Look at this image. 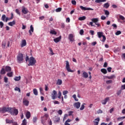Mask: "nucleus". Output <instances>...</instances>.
Returning a JSON list of instances; mask_svg holds the SVG:
<instances>
[{
  "label": "nucleus",
  "mask_w": 125,
  "mask_h": 125,
  "mask_svg": "<svg viewBox=\"0 0 125 125\" xmlns=\"http://www.w3.org/2000/svg\"><path fill=\"white\" fill-rule=\"evenodd\" d=\"M104 12L105 15H109L110 13L107 10H104Z\"/></svg>",
  "instance_id": "nucleus-47"
},
{
  "label": "nucleus",
  "mask_w": 125,
  "mask_h": 125,
  "mask_svg": "<svg viewBox=\"0 0 125 125\" xmlns=\"http://www.w3.org/2000/svg\"><path fill=\"white\" fill-rule=\"evenodd\" d=\"M37 120H38V118H37V117H33V124H35V123H36Z\"/></svg>",
  "instance_id": "nucleus-42"
},
{
  "label": "nucleus",
  "mask_w": 125,
  "mask_h": 125,
  "mask_svg": "<svg viewBox=\"0 0 125 125\" xmlns=\"http://www.w3.org/2000/svg\"><path fill=\"white\" fill-rule=\"evenodd\" d=\"M74 113V111H70L68 112V116H72L73 113Z\"/></svg>",
  "instance_id": "nucleus-55"
},
{
  "label": "nucleus",
  "mask_w": 125,
  "mask_h": 125,
  "mask_svg": "<svg viewBox=\"0 0 125 125\" xmlns=\"http://www.w3.org/2000/svg\"><path fill=\"white\" fill-rule=\"evenodd\" d=\"M83 77L85 79L88 78V74L86 73L85 71H83Z\"/></svg>",
  "instance_id": "nucleus-17"
},
{
  "label": "nucleus",
  "mask_w": 125,
  "mask_h": 125,
  "mask_svg": "<svg viewBox=\"0 0 125 125\" xmlns=\"http://www.w3.org/2000/svg\"><path fill=\"white\" fill-rule=\"evenodd\" d=\"M92 22L93 23H95V25H97L98 27H100L101 25L98 23V21H99V20L97 18H94L91 19Z\"/></svg>",
  "instance_id": "nucleus-8"
},
{
  "label": "nucleus",
  "mask_w": 125,
  "mask_h": 125,
  "mask_svg": "<svg viewBox=\"0 0 125 125\" xmlns=\"http://www.w3.org/2000/svg\"><path fill=\"white\" fill-rule=\"evenodd\" d=\"M5 121H6V124H13V120H10L9 119H6Z\"/></svg>",
  "instance_id": "nucleus-22"
},
{
  "label": "nucleus",
  "mask_w": 125,
  "mask_h": 125,
  "mask_svg": "<svg viewBox=\"0 0 125 125\" xmlns=\"http://www.w3.org/2000/svg\"><path fill=\"white\" fill-rule=\"evenodd\" d=\"M49 50L51 55H54V53H53V50H52V48H49Z\"/></svg>",
  "instance_id": "nucleus-44"
},
{
  "label": "nucleus",
  "mask_w": 125,
  "mask_h": 125,
  "mask_svg": "<svg viewBox=\"0 0 125 125\" xmlns=\"http://www.w3.org/2000/svg\"><path fill=\"white\" fill-rule=\"evenodd\" d=\"M33 93L34 95H38V90H37L36 88H34L33 89Z\"/></svg>",
  "instance_id": "nucleus-37"
},
{
  "label": "nucleus",
  "mask_w": 125,
  "mask_h": 125,
  "mask_svg": "<svg viewBox=\"0 0 125 125\" xmlns=\"http://www.w3.org/2000/svg\"><path fill=\"white\" fill-rule=\"evenodd\" d=\"M8 25H9V26H14V25H15V21H12L9 22L8 23Z\"/></svg>",
  "instance_id": "nucleus-24"
},
{
  "label": "nucleus",
  "mask_w": 125,
  "mask_h": 125,
  "mask_svg": "<svg viewBox=\"0 0 125 125\" xmlns=\"http://www.w3.org/2000/svg\"><path fill=\"white\" fill-rule=\"evenodd\" d=\"M105 41H106V36L104 35V36H103V40H102V42H105Z\"/></svg>",
  "instance_id": "nucleus-48"
},
{
  "label": "nucleus",
  "mask_w": 125,
  "mask_h": 125,
  "mask_svg": "<svg viewBox=\"0 0 125 125\" xmlns=\"http://www.w3.org/2000/svg\"><path fill=\"white\" fill-rule=\"evenodd\" d=\"M14 81H16V82L20 81V80H21V76L16 77L14 78Z\"/></svg>",
  "instance_id": "nucleus-27"
},
{
  "label": "nucleus",
  "mask_w": 125,
  "mask_h": 125,
  "mask_svg": "<svg viewBox=\"0 0 125 125\" xmlns=\"http://www.w3.org/2000/svg\"><path fill=\"white\" fill-rule=\"evenodd\" d=\"M9 112L12 116H17L18 115V109L15 108H11V110Z\"/></svg>",
  "instance_id": "nucleus-4"
},
{
  "label": "nucleus",
  "mask_w": 125,
  "mask_h": 125,
  "mask_svg": "<svg viewBox=\"0 0 125 125\" xmlns=\"http://www.w3.org/2000/svg\"><path fill=\"white\" fill-rule=\"evenodd\" d=\"M27 45V42L25 40H23L21 41V47H24V46H26Z\"/></svg>",
  "instance_id": "nucleus-15"
},
{
  "label": "nucleus",
  "mask_w": 125,
  "mask_h": 125,
  "mask_svg": "<svg viewBox=\"0 0 125 125\" xmlns=\"http://www.w3.org/2000/svg\"><path fill=\"white\" fill-rule=\"evenodd\" d=\"M101 72L103 73V74H106L107 73V70L105 68H103L101 69Z\"/></svg>",
  "instance_id": "nucleus-29"
},
{
  "label": "nucleus",
  "mask_w": 125,
  "mask_h": 125,
  "mask_svg": "<svg viewBox=\"0 0 125 125\" xmlns=\"http://www.w3.org/2000/svg\"><path fill=\"white\" fill-rule=\"evenodd\" d=\"M17 61L18 63L21 64V63H23V61H24V59H23V54L20 53L18 55L17 57Z\"/></svg>",
  "instance_id": "nucleus-3"
},
{
  "label": "nucleus",
  "mask_w": 125,
  "mask_h": 125,
  "mask_svg": "<svg viewBox=\"0 0 125 125\" xmlns=\"http://www.w3.org/2000/svg\"><path fill=\"white\" fill-rule=\"evenodd\" d=\"M101 19L102 20H105V19H106V17H105L104 16H102Z\"/></svg>",
  "instance_id": "nucleus-62"
},
{
  "label": "nucleus",
  "mask_w": 125,
  "mask_h": 125,
  "mask_svg": "<svg viewBox=\"0 0 125 125\" xmlns=\"http://www.w3.org/2000/svg\"><path fill=\"white\" fill-rule=\"evenodd\" d=\"M26 62L29 61V63L28 64V66H34L35 64L37 63V61L33 57H31L29 58V56H27L25 58Z\"/></svg>",
  "instance_id": "nucleus-1"
},
{
  "label": "nucleus",
  "mask_w": 125,
  "mask_h": 125,
  "mask_svg": "<svg viewBox=\"0 0 125 125\" xmlns=\"http://www.w3.org/2000/svg\"><path fill=\"white\" fill-rule=\"evenodd\" d=\"M121 89L122 90H124V89H125V84L121 86Z\"/></svg>",
  "instance_id": "nucleus-64"
},
{
  "label": "nucleus",
  "mask_w": 125,
  "mask_h": 125,
  "mask_svg": "<svg viewBox=\"0 0 125 125\" xmlns=\"http://www.w3.org/2000/svg\"><path fill=\"white\" fill-rule=\"evenodd\" d=\"M62 10V8L59 7L56 9V12H60Z\"/></svg>",
  "instance_id": "nucleus-41"
},
{
  "label": "nucleus",
  "mask_w": 125,
  "mask_h": 125,
  "mask_svg": "<svg viewBox=\"0 0 125 125\" xmlns=\"http://www.w3.org/2000/svg\"><path fill=\"white\" fill-rule=\"evenodd\" d=\"M29 33V36H32L33 34L32 33H33L34 32V27L33 26V25H30V29L28 31Z\"/></svg>",
  "instance_id": "nucleus-14"
},
{
  "label": "nucleus",
  "mask_w": 125,
  "mask_h": 125,
  "mask_svg": "<svg viewBox=\"0 0 125 125\" xmlns=\"http://www.w3.org/2000/svg\"><path fill=\"white\" fill-rule=\"evenodd\" d=\"M15 90H16V91H19V92H21V90L18 87H16L15 88Z\"/></svg>",
  "instance_id": "nucleus-43"
},
{
  "label": "nucleus",
  "mask_w": 125,
  "mask_h": 125,
  "mask_svg": "<svg viewBox=\"0 0 125 125\" xmlns=\"http://www.w3.org/2000/svg\"><path fill=\"white\" fill-rule=\"evenodd\" d=\"M48 124L49 125H52V121L50 119L48 120Z\"/></svg>",
  "instance_id": "nucleus-50"
},
{
  "label": "nucleus",
  "mask_w": 125,
  "mask_h": 125,
  "mask_svg": "<svg viewBox=\"0 0 125 125\" xmlns=\"http://www.w3.org/2000/svg\"><path fill=\"white\" fill-rule=\"evenodd\" d=\"M65 62H66L65 69H66V71H67V72H68L74 73V70H72L70 68V64H69V62L68 61H66Z\"/></svg>",
  "instance_id": "nucleus-6"
},
{
  "label": "nucleus",
  "mask_w": 125,
  "mask_h": 125,
  "mask_svg": "<svg viewBox=\"0 0 125 125\" xmlns=\"http://www.w3.org/2000/svg\"><path fill=\"white\" fill-rule=\"evenodd\" d=\"M3 22L2 21H0V28H2L3 27Z\"/></svg>",
  "instance_id": "nucleus-59"
},
{
  "label": "nucleus",
  "mask_w": 125,
  "mask_h": 125,
  "mask_svg": "<svg viewBox=\"0 0 125 125\" xmlns=\"http://www.w3.org/2000/svg\"><path fill=\"white\" fill-rule=\"evenodd\" d=\"M5 70L6 72H11V67L9 66H6L5 67Z\"/></svg>",
  "instance_id": "nucleus-20"
},
{
  "label": "nucleus",
  "mask_w": 125,
  "mask_h": 125,
  "mask_svg": "<svg viewBox=\"0 0 125 125\" xmlns=\"http://www.w3.org/2000/svg\"><path fill=\"white\" fill-rule=\"evenodd\" d=\"M7 77H12L13 76V72H11L7 73Z\"/></svg>",
  "instance_id": "nucleus-31"
},
{
  "label": "nucleus",
  "mask_w": 125,
  "mask_h": 125,
  "mask_svg": "<svg viewBox=\"0 0 125 125\" xmlns=\"http://www.w3.org/2000/svg\"><path fill=\"white\" fill-rule=\"evenodd\" d=\"M21 125H27V120L24 119L23 121L21 123Z\"/></svg>",
  "instance_id": "nucleus-34"
},
{
  "label": "nucleus",
  "mask_w": 125,
  "mask_h": 125,
  "mask_svg": "<svg viewBox=\"0 0 125 125\" xmlns=\"http://www.w3.org/2000/svg\"><path fill=\"white\" fill-rule=\"evenodd\" d=\"M97 35L98 36V38H99V39L101 38L102 37H103V32H98L97 33Z\"/></svg>",
  "instance_id": "nucleus-23"
},
{
  "label": "nucleus",
  "mask_w": 125,
  "mask_h": 125,
  "mask_svg": "<svg viewBox=\"0 0 125 125\" xmlns=\"http://www.w3.org/2000/svg\"><path fill=\"white\" fill-rule=\"evenodd\" d=\"M21 12L24 14H28V13H29V10H28L27 8L22 7Z\"/></svg>",
  "instance_id": "nucleus-9"
},
{
  "label": "nucleus",
  "mask_w": 125,
  "mask_h": 125,
  "mask_svg": "<svg viewBox=\"0 0 125 125\" xmlns=\"http://www.w3.org/2000/svg\"><path fill=\"white\" fill-rule=\"evenodd\" d=\"M68 93H69V91L67 90H64L62 92L63 95H66V94H68Z\"/></svg>",
  "instance_id": "nucleus-46"
},
{
  "label": "nucleus",
  "mask_w": 125,
  "mask_h": 125,
  "mask_svg": "<svg viewBox=\"0 0 125 125\" xmlns=\"http://www.w3.org/2000/svg\"><path fill=\"white\" fill-rule=\"evenodd\" d=\"M23 105H25V106L29 105V101L27 100H23Z\"/></svg>",
  "instance_id": "nucleus-19"
},
{
  "label": "nucleus",
  "mask_w": 125,
  "mask_h": 125,
  "mask_svg": "<svg viewBox=\"0 0 125 125\" xmlns=\"http://www.w3.org/2000/svg\"><path fill=\"white\" fill-rule=\"evenodd\" d=\"M11 107H3L0 108V113H5L6 112H10Z\"/></svg>",
  "instance_id": "nucleus-5"
},
{
  "label": "nucleus",
  "mask_w": 125,
  "mask_h": 125,
  "mask_svg": "<svg viewBox=\"0 0 125 125\" xmlns=\"http://www.w3.org/2000/svg\"><path fill=\"white\" fill-rule=\"evenodd\" d=\"M115 78H116L115 75H112L110 76H106V79H108V80H112L113 79H115Z\"/></svg>",
  "instance_id": "nucleus-21"
},
{
  "label": "nucleus",
  "mask_w": 125,
  "mask_h": 125,
  "mask_svg": "<svg viewBox=\"0 0 125 125\" xmlns=\"http://www.w3.org/2000/svg\"><path fill=\"white\" fill-rule=\"evenodd\" d=\"M113 83L112 80H107L106 81V83L107 84H110V83Z\"/></svg>",
  "instance_id": "nucleus-45"
},
{
  "label": "nucleus",
  "mask_w": 125,
  "mask_h": 125,
  "mask_svg": "<svg viewBox=\"0 0 125 125\" xmlns=\"http://www.w3.org/2000/svg\"><path fill=\"white\" fill-rule=\"evenodd\" d=\"M83 33H84V31H83V29L80 30V34L81 35V36H83Z\"/></svg>",
  "instance_id": "nucleus-53"
},
{
  "label": "nucleus",
  "mask_w": 125,
  "mask_h": 125,
  "mask_svg": "<svg viewBox=\"0 0 125 125\" xmlns=\"http://www.w3.org/2000/svg\"><path fill=\"white\" fill-rule=\"evenodd\" d=\"M107 65H108V63H107V62H105L104 64V67L107 68Z\"/></svg>",
  "instance_id": "nucleus-58"
},
{
  "label": "nucleus",
  "mask_w": 125,
  "mask_h": 125,
  "mask_svg": "<svg viewBox=\"0 0 125 125\" xmlns=\"http://www.w3.org/2000/svg\"><path fill=\"white\" fill-rule=\"evenodd\" d=\"M52 99L54 100V99H56L57 98V91L56 90H53V92L51 94Z\"/></svg>",
  "instance_id": "nucleus-7"
},
{
  "label": "nucleus",
  "mask_w": 125,
  "mask_h": 125,
  "mask_svg": "<svg viewBox=\"0 0 125 125\" xmlns=\"http://www.w3.org/2000/svg\"><path fill=\"white\" fill-rule=\"evenodd\" d=\"M74 35L70 34L68 36V39L70 42H74L75 41V39L74 38Z\"/></svg>",
  "instance_id": "nucleus-12"
},
{
  "label": "nucleus",
  "mask_w": 125,
  "mask_h": 125,
  "mask_svg": "<svg viewBox=\"0 0 125 125\" xmlns=\"http://www.w3.org/2000/svg\"><path fill=\"white\" fill-rule=\"evenodd\" d=\"M48 118V114L47 113L45 114L43 116L41 117V123L43 125H46V121Z\"/></svg>",
  "instance_id": "nucleus-2"
},
{
  "label": "nucleus",
  "mask_w": 125,
  "mask_h": 125,
  "mask_svg": "<svg viewBox=\"0 0 125 125\" xmlns=\"http://www.w3.org/2000/svg\"><path fill=\"white\" fill-rule=\"evenodd\" d=\"M16 12L19 15H21L20 12H19V10L18 9H16Z\"/></svg>",
  "instance_id": "nucleus-60"
},
{
  "label": "nucleus",
  "mask_w": 125,
  "mask_h": 125,
  "mask_svg": "<svg viewBox=\"0 0 125 125\" xmlns=\"http://www.w3.org/2000/svg\"><path fill=\"white\" fill-rule=\"evenodd\" d=\"M4 83H8V78L6 77H4Z\"/></svg>",
  "instance_id": "nucleus-39"
},
{
  "label": "nucleus",
  "mask_w": 125,
  "mask_h": 125,
  "mask_svg": "<svg viewBox=\"0 0 125 125\" xmlns=\"http://www.w3.org/2000/svg\"><path fill=\"white\" fill-rule=\"evenodd\" d=\"M109 6H110V5H109V3H105L104 4V7H105V8H109Z\"/></svg>",
  "instance_id": "nucleus-35"
},
{
  "label": "nucleus",
  "mask_w": 125,
  "mask_h": 125,
  "mask_svg": "<svg viewBox=\"0 0 125 125\" xmlns=\"http://www.w3.org/2000/svg\"><path fill=\"white\" fill-rule=\"evenodd\" d=\"M84 105H85V104H82L81 107L80 108V110H81V111H83V110L84 109Z\"/></svg>",
  "instance_id": "nucleus-38"
},
{
  "label": "nucleus",
  "mask_w": 125,
  "mask_h": 125,
  "mask_svg": "<svg viewBox=\"0 0 125 125\" xmlns=\"http://www.w3.org/2000/svg\"><path fill=\"white\" fill-rule=\"evenodd\" d=\"M60 121V117H57L56 118L55 122H56L57 123H58Z\"/></svg>",
  "instance_id": "nucleus-56"
},
{
  "label": "nucleus",
  "mask_w": 125,
  "mask_h": 125,
  "mask_svg": "<svg viewBox=\"0 0 125 125\" xmlns=\"http://www.w3.org/2000/svg\"><path fill=\"white\" fill-rule=\"evenodd\" d=\"M31 117V113L29 111H27L26 113V119H30Z\"/></svg>",
  "instance_id": "nucleus-25"
},
{
  "label": "nucleus",
  "mask_w": 125,
  "mask_h": 125,
  "mask_svg": "<svg viewBox=\"0 0 125 125\" xmlns=\"http://www.w3.org/2000/svg\"><path fill=\"white\" fill-rule=\"evenodd\" d=\"M107 71L109 72H111V71H112V67H108Z\"/></svg>",
  "instance_id": "nucleus-63"
},
{
  "label": "nucleus",
  "mask_w": 125,
  "mask_h": 125,
  "mask_svg": "<svg viewBox=\"0 0 125 125\" xmlns=\"http://www.w3.org/2000/svg\"><path fill=\"white\" fill-rule=\"evenodd\" d=\"M57 84H58V85H61V84H62V80L61 79H58Z\"/></svg>",
  "instance_id": "nucleus-28"
},
{
  "label": "nucleus",
  "mask_w": 125,
  "mask_h": 125,
  "mask_svg": "<svg viewBox=\"0 0 125 125\" xmlns=\"http://www.w3.org/2000/svg\"><path fill=\"white\" fill-rule=\"evenodd\" d=\"M61 40V36H60L57 38L54 39V42H60Z\"/></svg>",
  "instance_id": "nucleus-18"
},
{
  "label": "nucleus",
  "mask_w": 125,
  "mask_h": 125,
  "mask_svg": "<svg viewBox=\"0 0 125 125\" xmlns=\"http://www.w3.org/2000/svg\"><path fill=\"white\" fill-rule=\"evenodd\" d=\"M110 98L109 97H106L104 100H103L102 103L103 105H106L107 102L109 101Z\"/></svg>",
  "instance_id": "nucleus-13"
},
{
  "label": "nucleus",
  "mask_w": 125,
  "mask_h": 125,
  "mask_svg": "<svg viewBox=\"0 0 125 125\" xmlns=\"http://www.w3.org/2000/svg\"><path fill=\"white\" fill-rule=\"evenodd\" d=\"M61 96H62V93H61V91H59L58 98H59V99H61Z\"/></svg>",
  "instance_id": "nucleus-33"
},
{
  "label": "nucleus",
  "mask_w": 125,
  "mask_h": 125,
  "mask_svg": "<svg viewBox=\"0 0 125 125\" xmlns=\"http://www.w3.org/2000/svg\"><path fill=\"white\" fill-rule=\"evenodd\" d=\"M78 19L80 21H83V20H85V19H86V17L85 16L81 17H79Z\"/></svg>",
  "instance_id": "nucleus-26"
},
{
  "label": "nucleus",
  "mask_w": 125,
  "mask_h": 125,
  "mask_svg": "<svg viewBox=\"0 0 125 125\" xmlns=\"http://www.w3.org/2000/svg\"><path fill=\"white\" fill-rule=\"evenodd\" d=\"M73 106L74 108H76V109H80V107H81V103L77 102L74 104Z\"/></svg>",
  "instance_id": "nucleus-10"
},
{
  "label": "nucleus",
  "mask_w": 125,
  "mask_h": 125,
  "mask_svg": "<svg viewBox=\"0 0 125 125\" xmlns=\"http://www.w3.org/2000/svg\"><path fill=\"white\" fill-rule=\"evenodd\" d=\"M0 74L1 75H4L5 74V70L4 68H2L0 70Z\"/></svg>",
  "instance_id": "nucleus-36"
},
{
  "label": "nucleus",
  "mask_w": 125,
  "mask_h": 125,
  "mask_svg": "<svg viewBox=\"0 0 125 125\" xmlns=\"http://www.w3.org/2000/svg\"><path fill=\"white\" fill-rule=\"evenodd\" d=\"M121 34H122V32L121 31H117L116 32L115 35L116 36H119V35H121Z\"/></svg>",
  "instance_id": "nucleus-49"
},
{
  "label": "nucleus",
  "mask_w": 125,
  "mask_h": 125,
  "mask_svg": "<svg viewBox=\"0 0 125 125\" xmlns=\"http://www.w3.org/2000/svg\"><path fill=\"white\" fill-rule=\"evenodd\" d=\"M106 0H96L95 2L97 3H100V2H105Z\"/></svg>",
  "instance_id": "nucleus-30"
},
{
  "label": "nucleus",
  "mask_w": 125,
  "mask_h": 125,
  "mask_svg": "<svg viewBox=\"0 0 125 125\" xmlns=\"http://www.w3.org/2000/svg\"><path fill=\"white\" fill-rule=\"evenodd\" d=\"M71 3H72L73 5H76V4H77V1L75 0H73L71 1Z\"/></svg>",
  "instance_id": "nucleus-51"
},
{
  "label": "nucleus",
  "mask_w": 125,
  "mask_h": 125,
  "mask_svg": "<svg viewBox=\"0 0 125 125\" xmlns=\"http://www.w3.org/2000/svg\"><path fill=\"white\" fill-rule=\"evenodd\" d=\"M5 18H6V16H5V15H3L1 17L2 21H3L4 22V21H5Z\"/></svg>",
  "instance_id": "nucleus-40"
},
{
  "label": "nucleus",
  "mask_w": 125,
  "mask_h": 125,
  "mask_svg": "<svg viewBox=\"0 0 125 125\" xmlns=\"http://www.w3.org/2000/svg\"><path fill=\"white\" fill-rule=\"evenodd\" d=\"M100 121V119L99 118H97L95 119V121H93V123L95 125H98Z\"/></svg>",
  "instance_id": "nucleus-16"
},
{
  "label": "nucleus",
  "mask_w": 125,
  "mask_h": 125,
  "mask_svg": "<svg viewBox=\"0 0 125 125\" xmlns=\"http://www.w3.org/2000/svg\"><path fill=\"white\" fill-rule=\"evenodd\" d=\"M50 34H52V35H57V32H56V31H55V30H52L50 31Z\"/></svg>",
  "instance_id": "nucleus-32"
},
{
  "label": "nucleus",
  "mask_w": 125,
  "mask_h": 125,
  "mask_svg": "<svg viewBox=\"0 0 125 125\" xmlns=\"http://www.w3.org/2000/svg\"><path fill=\"white\" fill-rule=\"evenodd\" d=\"M102 113H103V111L101 109H99L97 111V114H102Z\"/></svg>",
  "instance_id": "nucleus-61"
},
{
  "label": "nucleus",
  "mask_w": 125,
  "mask_h": 125,
  "mask_svg": "<svg viewBox=\"0 0 125 125\" xmlns=\"http://www.w3.org/2000/svg\"><path fill=\"white\" fill-rule=\"evenodd\" d=\"M122 93V90H118V91H117V95H121V94Z\"/></svg>",
  "instance_id": "nucleus-54"
},
{
  "label": "nucleus",
  "mask_w": 125,
  "mask_h": 125,
  "mask_svg": "<svg viewBox=\"0 0 125 125\" xmlns=\"http://www.w3.org/2000/svg\"><path fill=\"white\" fill-rule=\"evenodd\" d=\"M58 113L59 115H62V113H63V111H62V110L60 109L58 111Z\"/></svg>",
  "instance_id": "nucleus-57"
},
{
  "label": "nucleus",
  "mask_w": 125,
  "mask_h": 125,
  "mask_svg": "<svg viewBox=\"0 0 125 125\" xmlns=\"http://www.w3.org/2000/svg\"><path fill=\"white\" fill-rule=\"evenodd\" d=\"M80 7L82 10H93V9L91 8H87L85 7H83V6H80Z\"/></svg>",
  "instance_id": "nucleus-11"
},
{
  "label": "nucleus",
  "mask_w": 125,
  "mask_h": 125,
  "mask_svg": "<svg viewBox=\"0 0 125 125\" xmlns=\"http://www.w3.org/2000/svg\"><path fill=\"white\" fill-rule=\"evenodd\" d=\"M119 18L121 20H125V17H124L123 16H122V15L119 16Z\"/></svg>",
  "instance_id": "nucleus-52"
}]
</instances>
